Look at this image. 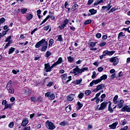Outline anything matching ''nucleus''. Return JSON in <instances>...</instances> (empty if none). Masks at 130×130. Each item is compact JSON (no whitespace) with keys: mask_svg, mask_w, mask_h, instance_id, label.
Returning <instances> with one entry per match:
<instances>
[{"mask_svg":"<svg viewBox=\"0 0 130 130\" xmlns=\"http://www.w3.org/2000/svg\"><path fill=\"white\" fill-rule=\"evenodd\" d=\"M107 79V75L106 74H104L100 78H99L95 80H92L91 82L90 83L88 87H93V85H97V84H99L101 81H103V80H106Z\"/></svg>","mask_w":130,"mask_h":130,"instance_id":"1","label":"nucleus"},{"mask_svg":"<svg viewBox=\"0 0 130 130\" xmlns=\"http://www.w3.org/2000/svg\"><path fill=\"white\" fill-rule=\"evenodd\" d=\"M88 71V67H84L82 69H80L78 66H77L75 68H74L73 70H72L70 73L71 74H75V75H77L79 74L80 75L82 74V73H84V72Z\"/></svg>","mask_w":130,"mask_h":130,"instance_id":"2","label":"nucleus"},{"mask_svg":"<svg viewBox=\"0 0 130 130\" xmlns=\"http://www.w3.org/2000/svg\"><path fill=\"white\" fill-rule=\"evenodd\" d=\"M6 89L8 91V93L10 94H14L15 93V89L12 86V80H10L9 82L7 83L6 86Z\"/></svg>","mask_w":130,"mask_h":130,"instance_id":"3","label":"nucleus"},{"mask_svg":"<svg viewBox=\"0 0 130 130\" xmlns=\"http://www.w3.org/2000/svg\"><path fill=\"white\" fill-rule=\"evenodd\" d=\"M45 126L48 129L53 130L55 129V125L54 123H52V122L49 121V120H47L45 122Z\"/></svg>","mask_w":130,"mask_h":130,"instance_id":"4","label":"nucleus"},{"mask_svg":"<svg viewBox=\"0 0 130 130\" xmlns=\"http://www.w3.org/2000/svg\"><path fill=\"white\" fill-rule=\"evenodd\" d=\"M45 97H48V99L49 100H54V99L55 98V95H54V93H51L50 91H48L46 92L45 94Z\"/></svg>","mask_w":130,"mask_h":130,"instance_id":"5","label":"nucleus"},{"mask_svg":"<svg viewBox=\"0 0 130 130\" xmlns=\"http://www.w3.org/2000/svg\"><path fill=\"white\" fill-rule=\"evenodd\" d=\"M45 66V70H46V73H48L49 72H51V70L54 68V66H53V64H52L51 67L49 63H45L44 64Z\"/></svg>","mask_w":130,"mask_h":130,"instance_id":"6","label":"nucleus"},{"mask_svg":"<svg viewBox=\"0 0 130 130\" xmlns=\"http://www.w3.org/2000/svg\"><path fill=\"white\" fill-rule=\"evenodd\" d=\"M47 47H48V43L47 41H45V42L42 45L41 51H46V50H47Z\"/></svg>","mask_w":130,"mask_h":130,"instance_id":"7","label":"nucleus"},{"mask_svg":"<svg viewBox=\"0 0 130 130\" xmlns=\"http://www.w3.org/2000/svg\"><path fill=\"white\" fill-rule=\"evenodd\" d=\"M104 87H105V85L103 84L99 85L96 86V88L92 90V92H98V91L104 89Z\"/></svg>","mask_w":130,"mask_h":130,"instance_id":"8","label":"nucleus"},{"mask_svg":"<svg viewBox=\"0 0 130 130\" xmlns=\"http://www.w3.org/2000/svg\"><path fill=\"white\" fill-rule=\"evenodd\" d=\"M110 61L111 62H113V64L114 66H117V63H118V62L119 61L118 58H117L116 57L110 59Z\"/></svg>","mask_w":130,"mask_h":130,"instance_id":"9","label":"nucleus"},{"mask_svg":"<svg viewBox=\"0 0 130 130\" xmlns=\"http://www.w3.org/2000/svg\"><path fill=\"white\" fill-rule=\"evenodd\" d=\"M45 42V39H43L35 45L36 48H39L43 43Z\"/></svg>","mask_w":130,"mask_h":130,"instance_id":"10","label":"nucleus"},{"mask_svg":"<svg viewBox=\"0 0 130 130\" xmlns=\"http://www.w3.org/2000/svg\"><path fill=\"white\" fill-rule=\"evenodd\" d=\"M107 106V102H104L101 104L100 107L99 108V110H104Z\"/></svg>","mask_w":130,"mask_h":130,"instance_id":"11","label":"nucleus"},{"mask_svg":"<svg viewBox=\"0 0 130 130\" xmlns=\"http://www.w3.org/2000/svg\"><path fill=\"white\" fill-rule=\"evenodd\" d=\"M121 111L123 112H130V108L128 107V106L126 105L121 109Z\"/></svg>","mask_w":130,"mask_h":130,"instance_id":"12","label":"nucleus"},{"mask_svg":"<svg viewBox=\"0 0 130 130\" xmlns=\"http://www.w3.org/2000/svg\"><path fill=\"white\" fill-rule=\"evenodd\" d=\"M117 124H118V121H116L113 124L109 125V127H110V128H111V129H115V128H116V126L117 125Z\"/></svg>","mask_w":130,"mask_h":130,"instance_id":"13","label":"nucleus"},{"mask_svg":"<svg viewBox=\"0 0 130 130\" xmlns=\"http://www.w3.org/2000/svg\"><path fill=\"white\" fill-rule=\"evenodd\" d=\"M62 62V58L59 57L57 61L53 64V67H56L58 64H60Z\"/></svg>","mask_w":130,"mask_h":130,"instance_id":"14","label":"nucleus"},{"mask_svg":"<svg viewBox=\"0 0 130 130\" xmlns=\"http://www.w3.org/2000/svg\"><path fill=\"white\" fill-rule=\"evenodd\" d=\"M124 103V101L123 100H120L117 104L118 108H122L123 107V104Z\"/></svg>","mask_w":130,"mask_h":130,"instance_id":"15","label":"nucleus"},{"mask_svg":"<svg viewBox=\"0 0 130 130\" xmlns=\"http://www.w3.org/2000/svg\"><path fill=\"white\" fill-rule=\"evenodd\" d=\"M89 13H90V14L89 13L88 14V16H92L93 15H95V14H96V13H97V10H95L94 9H91L89 10Z\"/></svg>","mask_w":130,"mask_h":130,"instance_id":"16","label":"nucleus"},{"mask_svg":"<svg viewBox=\"0 0 130 130\" xmlns=\"http://www.w3.org/2000/svg\"><path fill=\"white\" fill-rule=\"evenodd\" d=\"M74 97H75V94H71L67 96L68 101H73L74 100Z\"/></svg>","mask_w":130,"mask_h":130,"instance_id":"17","label":"nucleus"},{"mask_svg":"<svg viewBox=\"0 0 130 130\" xmlns=\"http://www.w3.org/2000/svg\"><path fill=\"white\" fill-rule=\"evenodd\" d=\"M28 119H24L21 123L22 126H26V125L28 124Z\"/></svg>","mask_w":130,"mask_h":130,"instance_id":"18","label":"nucleus"},{"mask_svg":"<svg viewBox=\"0 0 130 130\" xmlns=\"http://www.w3.org/2000/svg\"><path fill=\"white\" fill-rule=\"evenodd\" d=\"M67 59L69 62H75V58L72 56H68L67 57Z\"/></svg>","mask_w":130,"mask_h":130,"instance_id":"19","label":"nucleus"},{"mask_svg":"<svg viewBox=\"0 0 130 130\" xmlns=\"http://www.w3.org/2000/svg\"><path fill=\"white\" fill-rule=\"evenodd\" d=\"M59 125L62 126H66V125H69V122L66 121H62L59 123Z\"/></svg>","mask_w":130,"mask_h":130,"instance_id":"20","label":"nucleus"},{"mask_svg":"<svg viewBox=\"0 0 130 130\" xmlns=\"http://www.w3.org/2000/svg\"><path fill=\"white\" fill-rule=\"evenodd\" d=\"M109 103H110L109 106H108V111H109V112H110V113H112V112H113V109H112V108L111 107V102H109Z\"/></svg>","mask_w":130,"mask_h":130,"instance_id":"21","label":"nucleus"},{"mask_svg":"<svg viewBox=\"0 0 130 130\" xmlns=\"http://www.w3.org/2000/svg\"><path fill=\"white\" fill-rule=\"evenodd\" d=\"M82 81H83V79H82L76 80L73 81V84H75V85H80V83H82Z\"/></svg>","mask_w":130,"mask_h":130,"instance_id":"22","label":"nucleus"},{"mask_svg":"<svg viewBox=\"0 0 130 130\" xmlns=\"http://www.w3.org/2000/svg\"><path fill=\"white\" fill-rule=\"evenodd\" d=\"M111 8V6H110V4H109L107 6H103L102 7L103 11H104V10H106L107 9L108 11H109V10H110Z\"/></svg>","mask_w":130,"mask_h":130,"instance_id":"23","label":"nucleus"},{"mask_svg":"<svg viewBox=\"0 0 130 130\" xmlns=\"http://www.w3.org/2000/svg\"><path fill=\"white\" fill-rule=\"evenodd\" d=\"M37 14L39 19H41V18L43 17V16H41V15H41V10L40 9L37 10Z\"/></svg>","mask_w":130,"mask_h":130,"instance_id":"24","label":"nucleus"},{"mask_svg":"<svg viewBox=\"0 0 130 130\" xmlns=\"http://www.w3.org/2000/svg\"><path fill=\"white\" fill-rule=\"evenodd\" d=\"M15 50H16V48H13V47H11V48L9 49L8 54H12V53H14V52L15 51Z\"/></svg>","mask_w":130,"mask_h":130,"instance_id":"25","label":"nucleus"},{"mask_svg":"<svg viewBox=\"0 0 130 130\" xmlns=\"http://www.w3.org/2000/svg\"><path fill=\"white\" fill-rule=\"evenodd\" d=\"M65 110L67 112H70L72 110V106L71 105H68L66 108Z\"/></svg>","mask_w":130,"mask_h":130,"instance_id":"26","label":"nucleus"},{"mask_svg":"<svg viewBox=\"0 0 130 130\" xmlns=\"http://www.w3.org/2000/svg\"><path fill=\"white\" fill-rule=\"evenodd\" d=\"M79 8V5L78 4H75L72 6V8H71V10L74 11H76V10H78Z\"/></svg>","mask_w":130,"mask_h":130,"instance_id":"27","label":"nucleus"},{"mask_svg":"<svg viewBox=\"0 0 130 130\" xmlns=\"http://www.w3.org/2000/svg\"><path fill=\"white\" fill-rule=\"evenodd\" d=\"M118 99V95H116L113 100V102H114V104H117V100Z\"/></svg>","mask_w":130,"mask_h":130,"instance_id":"28","label":"nucleus"},{"mask_svg":"<svg viewBox=\"0 0 130 130\" xmlns=\"http://www.w3.org/2000/svg\"><path fill=\"white\" fill-rule=\"evenodd\" d=\"M83 107V104H81L80 102L77 103V109L78 110H80Z\"/></svg>","mask_w":130,"mask_h":130,"instance_id":"29","label":"nucleus"},{"mask_svg":"<svg viewBox=\"0 0 130 130\" xmlns=\"http://www.w3.org/2000/svg\"><path fill=\"white\" fill-rule=\"evenodd\" d=\"M57 39L56 41H59L60 42H62L63 39L62 37H61V35L57 36Z\"/></svg>","mask_w":130,"mask_h":130,"instance_id":"30","label":"nucleus"},{"mask_svg":"<svg viewBox=\"0 0 130 130\" xmlns=\"http://www.w3.org/2000/svg\"><path fill=\"white\" fill-rule=\"evenodd\" d=\"M54 43V41L53 40V39H51L49 41V47H51L52 46V44Z\"/></svg>","mask_w":130,"mask_h":130,"instance_id":"31","label":"nucleus"},{"mask_svg":"<svg viewBox=\"0 0 130 130\" xmlns=\"http://www.w3.org/2000/svg\"><path fill=\"white\" fill-rule=\"evenodd\" d=\"M67 77H68V74H64L60 76V78L61 79H62V80H64V81H66V80H67Z\"/></svg>","mask_w":130,"mask_h":130,"instance_id":"32","label":"nucleus"},{"mask_svg":"<svg viewBox=\"0 0 130 130\" xmlns=\"http://www.w3.org/2000/svg\"><path fill=\"white\" fill-rule=\"evenodd\" d=\"M12 105L11 104H6L5 107L4 108L3 110H6V109H8V108H11Z\"/></svg>","mask_w":130,"mask_h":130,"instance_id":"33","label":"nucleus"},{"mask_svg":"<svg viewBox=\"0 0 130 130\" xmlns=\"http://www.w3.org/2000/svg\"><path fill=\"white\" fill-rule=\"evenodd\" d=\"M96 43H94L93 42H90L88 43V45H90L91 47H95L96 46Z\"/></svg>","mask_w":130,"mask_h":130,"instance_id":"34","label":"nucleus"},{"mask_svg":"<svg viewBox=\"0 0 130 130\" xmlns=\"http://www.w3.org/2000/svg\"><path fill=\"white\" fill-rule=\"evenodd\" d=\"M32 18H33V15H32V14H30L27 16V17H26V20H27V21H30V20H31Z\"/></svg>","mask_w":130,"mask_h":130,"instance_id":"35","label":"nucleus"},{"mask_svg":"<svg viewBox=\"0 0 130 130\" xmlns=\"http://www.w3.org/2000/svg\"><path fill=\"white\" fill-rule=\"evenodd\" d=\"M84 96V94L83 92H81L78 95V98H79V99H82Z\"/></svg>","mask_w":130,"mask_h":130,"instance_id":"36","label":"nucleus"},{"mask_svg":"<svg viewBox=\"0 0 130 130\" xmlns=\"http://www.w3.org/2000/svg\"><path fill=\"white\" fill-rule=\"evenodd\" d=\"M50 55H51V52L50 51H47L45 54L46 57L47 58L49 57Z\"/></svg>","mask_w":130,"mask_h":130,"instance_id":"37","label":"nucleus"},{"mask_svg":"<svg viewBox=\"0 0 130 130\" xmlns=\"http://www.w3.org/2000/svg\"><path fill=\"white\" fill-rule=\"evenodd\" d=\"M69 21L70 20L68 19H65L63 22V24L66 26L67 25H68V24H69Z\"/></svg>","mask_w":130,"mask_h":130,"instance_id":"38","label":"nucleus"},{"mask_svg":"<svg viewBox=\"0 0 130 130\" xmlns=\"http://www.w3.org/2000/svg\"><path fill=\"white\" fill-rule=\"evenodd\" d=\"M10 44H12V42H8V43L4 46V49H7V48L10 46Z\"/></svg>","mask_w":130,"mask_h":130,"instance_id":"39","label":"nucleus"},{"mask_svg":"<svg viewBox=\"0 0 130 130\" xmlns=\"http://www.w3.org/2000/svg\"><path fill=\"white\" fill-rule=\"evenodd\" d=\"M11 39H12V37L11 36H10L5 40V42H12V41H11Z\"/></svg>","mask_w":130,"mask_h":130,"instance_id":"40","label":"nucleus"},{"mask_svg":"<svg viewBox=\"0 0 130 130\" xmlns=\"http://www.w3.org/2000/svg\"><path fill=\"white\" fill-rule=\"evenodd\" d=\"M91 90H87L85 91V94L86 95V96H89V95H90V94H91Z\"/></svg>","mask_w":130,"mask_h":130,"instance_id":"41","label":"nucleus"},{"mask_svg":"<svg viewBox=\"0 0 130 130\" xmlns=\"http://www.w3.org/2000/svg\"><path fill=\"white\" fill-rule=\"evenodd\" d=\"M42 101V98L41 96H39L37 98V102L40 103Z\"/></svg>","mask_w":130,"mask_h":130,"instance_id":"42","label":"nucleus"},{"mask_svg":"<svg viewBox=\"0 0 130 130\" xmlns=\"http://www.w3.org/2000/svg\"><path fill=\"white\" fill-rule=\"evenodd\" d=\"M115 53V51H108V55H112V54H114Z\"/></svg>","mask_w":130,"mask_h":130,"instance_id":"43","label":"nucleus"},{"mask_svg":"<svg viewBox=\"0 0 130 130\" xmlns=\"http://www.w3.org/2000/svg\"><path fill=\"white\" fill-rule=\"evenodd\" d=\"M92 23V20H87L84 22V25H88V24H91Z\"/></svg>","mask_w":130,"mask_h":130,"instance_id":"44","label":"nucleus"},{"mask_svg":"<svg viewBox=\"0 0 130 130\" xmlns=\"http://www.w3.org/2000/svg\"><path fill=\"white\" fill-rule=\"evenodd\" d=\"M30 100H31L32 102H37L36 98L35 96L30 97Z\"/></svg>","mask_w":130,"mask_h":130,"instance_id":"45","label":"nucleus"},{"mask_svg":"<svg viewBox=\"0 0 130 130\" xmlns=\"http://www.w3.org/2000/svg\"><path fill=\"white\" fill-rule=\"evenodd\" d=\"M48 19H50V15H48L46 18L42 21L43 23H45V22H46V21H47V20H48Z\"/></svg>","mask_w":130,"mask_h":130,"instance_id":"46","label":"nucleus"},{"mask_svg":"<svg viewBox=\"0 0 130 130\" xmlns=\"http://www.w3.org/2000/svg\"><path fill=\"white\" fill-rule=\"evenodd\" d=\"M64 27H66L65 25L62 24L60 26H58V28H59L60 30H62V29H64Z\"/></svg>","mask_w":130,"mask_h":130,"instance_id":"47","label":"nucleus"},{"mask_svg":"<svg viewBox=\"0 0 130 130\" xmlns=\"http://www.w3.org/2000/svg\"><path fill=\"white\" fill-rule=\"evenodd\" d=\"M26 12H27V9L23 8L21 9L22 14H26Z\"/></svg>","mask_w":130,"mask_h":130,"instance_id":"48","label":"nucleus"},{"mask_svg":"<svg viewBox=\"0 0 130 130\" xmlns=\"http://www.w3.org/2000/svg\"><path fill=\"white\" fill-rule=\"evenodd\" d=\"M93 2H94V0H88L87 2V5L88 6H90V5H92V4H93Z\"/></svg>","mask_w":130,"mask_h":130,"instance_id":"49","label":"nucleus"},{"mask_svg":"<svg viewBox=\"0 0 130 130\" xmlns=\"http://www.w3.org/2000/svg\"><path fill=\"white\" fill-rule=\"evenodd\" d=\"M53 85V82L52 81H50L48 84L47 85V87H51Z\"/></svg>","mask_w":130,"mask_h":130,"instance_id":"50","label":"nucleus"},{"mask_svg":"<svg viewBox=\"0 0 130 130\" xmlns=\"http://www.w3.org/2000/svg\"><path fill=\"white\" fill-rule=\"evenodd\" d=\"M9 127L10 128H13L14 127V122H12L9 124Z\"/></svg>","mask_w":130,"mask_h":130,"instance_id":"51","label":"nucleus"},{"mask_svg":"<svg viewBox=\"0 0 130 130\" xmlns=\"http://www.w3.org/2000/svg\"><path fill=\"white\" fill-rule=\"evenodd\" d=\"M104 70V68L103 67H99L98 68V71L99 72V73H101Z\"/></svg>","mask_w":130,"mask_h":130,"instance_id":"52","label":"nucleus"},{"mask_svg":"<svg viewBox=\"0 0 130 130\" xmlns=\"http://www.w3.org/2000/svg\"><path fill=\"white\" fill-rule=\"evenodd\" d=\"M92 79L96 78V72L95 71L92 72V75L91 76Z\"/></svg>","mask_w":130,"mask_h":130,"instance_id":"53","label":"nucleus"},{"mask_svg":"<svg viewBox=\"0 0 130 130\" xmlns=\"http://www.w3.org/2000/svg\"><path fill=\"white\" fill-rule=\"evenodd\" d=\"M105 45H106V42H102V43L100 44V46L103 47V46H105Z\"/></svg>","mask_w":130,"mask_h":130,"instance_id":"54","label":"nucleus"},{"mask_svg":"<svg viewBox=\"0 0 130 130\" xmlns=\"http://www.w3.org/2000/svg\"><path fill=\"white\" fill-rule=\"evenodd\" d=\"M101 36H102V35H101V34H100V33H98L96 34V38H101Z\"/></svg>","mask_w":130,"mask_h":130,"instance_id":"55","label":"nucleus"},{"mask_svg":"<svg viewBox=\"0 0 130 130\" xmlns=\"http://www.w3.org/2000/svg\"><path fill=\"white\" fill-rule=\"evenodd\" d=\"M123 73L122 72H120L118 75L119 78H120V77H123Z\"/></svg>","mask_w":130,"mask_h":130,"instance_id":"56","label":"nucleus"},{"mask_svg":"<svg viewBox=\"0 0 130 130\" xmlns=\"http://www.w3.org/2000/svg\"><path fill=\"white\" fill-rule=\"evenodd\" d=\"M108 36H107V35H104L103 37H102V39L103 40H106V39H107V38H108Z\"/></svg>","mask_w":130,"mask_h":130,"instance_id":"57","label":"nucleus"},{"mask_svg":"<svg viewBox=\"0 0 130 130\" xmlns=\"http://www.w3.org/2000/svg\"><path fill=\"white\" fill-rule=\"evenodd\" d=\"M108 50H105L103 52V54L105 56L107 54L108 55Z\"/></svg>","mask_w":130,"mask_h":130,"instance_id":"58","label":"nucleus"},{"mask_svg":"<svg viewBox=\"0 0 130 130\" xmlns=\"http://www.w3.org/2000/svg\"><path fill=\"white\" fill-rule=\"evenodd\" d=\"M49 29V26L44 27V30L47 31Z\"/></svg>","mask_w":130,"mask_h":130,"instance_id":"59","label":"nucleus"},{"mask_svg":"<svg viewBox=\"0 0 130 130\" xmlns=\"http://www.w3.org/2000/svg\"><path fill=\"white\" fill-rule=\"evenodd\" d=\"M16 100V99L14 97H12L10 98L11 102H14Z\"/></svg>","mask_w":130,"mask_h":130,"instance_id":"60","label":"nucleus"},{"mask_svg":"<svg viewBox=\"0 0 130 130\" xmlns=\"http://www.w3.org/2000/svg\"><path fill=\"white\" fill-rule=\"evenodd\" d=\"M127 128H128V126H125L123 128H121L120 130H126Z\"/></svg>","mask_w":130,"mask_h":130,"instance_id":"61","label":"nucleus"},{"mask_svg":"<svg viewBox=\"0 0 130 130\" xmlns=\"http://www.w3.org/2000/svg\"><path fill=\"white\" fill-rule=\"evenodd\" d=\"M115 77H116V75L115 74V73L112 74V75L111 76V79H113L114 78H115Z\"/></svg>","mask_w":130,"mask_h":130,"instance_id":"62","label":"nucleus"},{"mask_svg":"<svg viewBox=\"0 0 130 130\" xmlns=\"http://www.w3.org/2000/svg\"><path fill=\"white\" fill-rule=\"evenodd\" d=\"M41 127V124H39L36 126V128H40Z\"/></svg>","mask_w":130,"mask_h":130,"instance_id":"63","label":"nucleus"},{"mask_svg":"<svg viewBox=\"0 0 130 130\" xmlns=\"http://www.w3.org/2000/svg\"><path fill=\"white\" fill-rule=\"evenodd\" d=\"M31 129V127L30 126H28L27 127L24 128L23 130H30Z\"/></svg>","mask_w":130,"mask_h":130,"instance_id":"64","label":"nucleus"}]
</instances>
